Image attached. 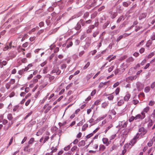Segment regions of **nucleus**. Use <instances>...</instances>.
Wrapping results in <instances>:
<instances>
[{
    "label": "nucleus",
    "mask_w": 155,
    "mask_h": 155,
    "mask_svg": "<svg viewBox=\"0 0 155 155\" xmlns=\"http://www.w3.org/2000/svg\"><path fill=\"white\" fill-rule=\"evenodd\" d=\"M12 43L10 42L9 43L8 45H7L3 48L4 51H6L9 49H11L12 48Z\"/></svg>",
    "instance_id": "nucleus-11"
},
{
    "label": "nucleus",
    "mask_w": 155,
    "mask_h": 155,
    "mask_svg": "<svg viewBox=\"0 0 155 155\" xmlns=\"http://www.w3.org/2000/svg\"><path fill=\"white\" fill-rule=\"evenodd\" d=\"M30 147V145L28 144L27 146H26L24 149V151H26V150H28V148Z\"/></svg>",
    "instance_id": "nucleus-42"
},
{
    "label": "nucleus",
    "mask_w": 155,
    "mask_h": 155,
    "mask_svg": "<svg viewBox=\"0 0 155 155\" xmlns=\"http://www.w3.org/2000/svg\"><path fill=\"white\" fill-rule=\"evenodd\" d=\"M110 21H107L104 24L103 26V27L104 28H106L108 25L110 23Z\"/></svg>",
    "instance_id": "nucleus-41"
},
{
    "label": "nucleus",
    "mask_w": 155,
    "mask_h": 155,
    "mask_svg": "<svg viewBox=\"0 0 155 155\" xmlns=\"http://www.w3.org/2000/svg\"><path fill=\"white\" fill-rule=\"evenodd\" d=\"M154 55V52H152V53H151L150 54L148 55V58H151Z\"/></svg>",
    "instance_id": "nucleus-44"
},
{
    "label": "nucleus",
    "mask_w": 155,
    "mask_h": 155,
    "mask_svg": "<svg viewBox=\"0 0 155 155\" xmlns=\"http://www.w3.org/2000/svg\"><path fill=\"white\" fill-rule=\"evenodd\" d=\"M120 91V88L119 87H117V88L115 90V92L116 95H118L119 94V93Z\"/></svg>",
    "instance_id": "nucleus-47"
},
{
    "label": "nucleus",
    "mask_w": 155,
    "mask_h": 155,
    "mask_svg": "<svg viewBox=\"0 0 155 155\" xmlns=\"http://www.w3.org/2000/svg\"><path fill=\"white\" fill-rule=\"evenodd\" d=\"M116 11L117 13H121L123 12V10L121 8V6L120 5H117L116 7Z\"/></svg>",
    "instance_id": "nucleus-9"
},
{
    "label": "nucleus",
    "mask_w": 155,
    "mask_h": 155,
    "mask_svg": "<svg viewBox=\"0 0 155 155\" xmlns=\"http://www.w3.org/2000/svg\"><path fill=\"white\" fill-rule=\"evenodd\" d=\"M116 136V134L112 135L110 138V140H112L114 139L115 137Z\"/></svg>",
    "instance_id": "nucleus-49"
},
{
    "label": "nucleus",
    "mask_w": 155,
    "mask_h": 155,
    "mask_svg": "<svg viewBox=\"0 0 155 155\" xmlns=\"http://www.w3.org/2000/svg\"><path fill=\"white\" fill-rule=\"evenodd\" d=\"M7 118L9 120H11L12 118L13 117H12V115L11 114H9L7 116Z\"/></svg>",
    "instance_id": "nucleus-35"
},
{
    "label": "nucleus",
    "mask_w": 155,
    "mask_h": 155,
    "mask_svg": "<svg viewBox=\"0 0 155 155\" xmlns=\"http://www.w3.org/2000/svg\"><path fill=\"white\" fill-rule=\"evenodd\" d=\"M51 15L52 16V18L51 20L52 21H55L58 16V14L55 12H53L51 14Z\"/></svg>",
    "instance_id": "nucleus-6"
},
{
    "label": "nucleus",
    "mask_w": 155,
    "mask_h": 155,
    "mask_svg": "<svg viewBox=\"0 0 155 155\" xmlns=\"http://www.w3.org/2000/svg\"><path fill=\"white\" fill-rule=\"evenodd\" d=\"M108 99L109 100H113L114 98V96L110 94V95L107 97Z\"/></svg>",
    "instance_id": "nucleus-58"
},
{
    "label": "nucleus",
    "mask_w": 155,
    "mask_h": 155,
    "mask_svg": "<svg viewBox=\"0 0 155 155\" xmlns=\"http://www.w3.org/2000/svg\"><path fill=\"white\" fill-rule=\"evenodd\" d=\"M88 126V125L87 124H84L82 127V130L83 131H84L85 130V129Z\"/></svg>",
    "instance_id": "nucleus-32"
},
{
    "label": "nucleus",
    "mask_w": 155,
    "mask_h": 155,
    "mask_svg": "<svg viewBox=\"0 0 155 155\" xmlns=\"http://www.w3.org/2000/svg\"><path fill=\"white\" fill-rule=\"evenodd\" d=\"M138 137L137 136L135 137H134L130 141L129 144L130 145H133L134 144L136 143V140L138 138Z\"/></svg>",
    "instance_id": "nucleus-13"
},
{
    "label": "nucleus",
    "mask_w": 155,
    "mask_h": 155,
    "mask_svg": "<svg viewBox=\"0 0 155 155\" xmlns=\"http://www.w3.org/2000/svg\"><path fill=\"white\" fill-rule=\"evenodd\" d=\"M67 67V65L66 64H63L61 65V69H65Z\"/></svg>",
    "instance_id": "nucleus-55"
},
{
    "label": "nucleus",
    "mask_w": 155,
    "mask_h": 155,
    "mask_svg": "<svg viewBox=\"0 0 155 155\" xmlns=\"http://www.w3.org/2000/svg\"><path fill=\"white\" fill-rule=\"evenodd\" d=\"M124 64L123 63L120 66V68L119 69L120 74L122 73L125 70V68L124 67Z\"/></svg>",
    "instance_id": "nucleus-12"
},
{
    "label": "nucleus",
    "mask_w": 155,
    "mask_h": 155,
    "mask_svg": "<svg viewBox=\"0 0 155 155\" xmlns=\"http://www.w3.org/2000/svg\"><path fill=\"white\" fill-rule=\"evenodd\" d=\"M33 113V112L32 111H30V112L28 113L27 115L25 117L24 119V120L26 119L28 117L30 116Z\"/></svg>",
    "instance_id": "nucleus-34"
},
{
    "label": "nucleus",
    "mask_w": 155,
    "mask_h": 155,
    "mask_svg": "<svg viewBox=\"0 0 155 155\" xmlns=\"http://www.w3.org/2000/svg\"><path fill=\"white\" fill-rule=\"evenodd\" d=\"M92 21V20L91 19H89L88 20L86 21H84V22L85 23V26H86V24H90L91 23Z\"/></svg>",
    "instance_id": "nucleus-39"
},
{
    "label": "nucleus",
    "mask_w": 155,
    "mask_h": 155,
    "mask_svg": "<svg viewBox=\"0 0 155 155\" xmlns=\"http://www.w3.org/2000/svg\"><path fill=\"white\" fill-rule=\"evenodd\" d=\"M78 16H77V15H73V16H72L70 19H69V20L68 21H71V20L76 18H78Z\"/></svg>",
    "instance_id": "nucleus-33"
},
{
    "label": "nucleus",
    "mask_w": 155,
    "mask_h": 155,
    "mask_svg": "<svg viewBox=\"0 0 155 155\" xmlns=\"http://www.w3.org/2000/svg\"><path fill=\"white\" fill-rule=\"evenodd\" d=\"M44 31V30L43 29H41L40 30L38 31V32L37 33V35H39L41 34Z\"/></svg>",
    "instance_id": "nucleus-50"
},
{
    "label": "nucleus",
    "mask_w": 155,
    "mask_h": 155,
    "mask_svg": "<svg viewBox=\"0 0 155 155\" xmlns=\"http://www.w3.org/2000/svg\"><path fill=\"white\" fill-rule=\"evenodd\" d=\"M112 127V125L111 124L109 126L106 128V130H105L104 132L106 133L107 131Z\"/></svg>",
    "instance_id": "nucleus-53"
},
{
    "label": "nucleus",
    "mask_w": 155,
    "mask_h": 155,
    "mask_svg": "<svg viewBox=\"0 0 155 155\" xmlns=\"http://www.w3.org/2000/svg\"><path fill=\"white\" fill-rule=\"evenodd\" d=\"M145 113L143 111L141 112V117H141V119H143L145 117Z\"/></svg>",
    "instance_id": "nucleus-43"
},
{
    "label": "nucleus",
    "mask_w": 155,
    "mask_h": 155,
    "mask_svg": "<svg viewBox=\"0 0 155 155\" xmlns=\"http://www.w3.org/2000/svg\"><path fill=\"white\" fill-rule=\"evenodd\" d=\"M137 78V76L136 75L135 76H130L126 78V81L128 82L129 83L130 81H131L133 80H135Z\"/></svg>",
    "instance_id": "nucleus-4"
},
{
    "label": "nucleus",
    "mask_w": 155,
    "mask_h": 155,
    "mask_svg": "<svg viewBox=\"0 0 155 155\" xmlns=\"http://www.w3.org/2000/svg\"><path fill=\"white\" fill-rule=\"evenodd\" d=\"M139 131L140 132L143 133L144 134L147 132L146 130L143 127H141L140 128L139 130Z\"/></svg>",
    "instance_id": "nucleus-18"
},
{
    "label": "nucleus",
    "mask_w": 155,
    "mask_h": 155,
    "mask_svg": "<svg viewBox=\"0 0 155 155\" xmlns=\"http://www.w3.org/2000/svg\"><path fill=\"white\" fill-rule=\"evenodd\" d=\"M97 0H92V1H91V5H89L88 6V9H90L91 8L94 7V6L97 5L98 6L100 5H97Z\"/></svg>",
    "instance_id": "nucleus-2"
},
{
    "label": "nucleus",
    "mask_w": 155,
    "mask_h": 155,
    "mask_svg": "<svg viewBox=\"0 0 155 155\" xmlns=\"http://www.w3.org/2000/svg\"><path fill=\"white\" fill-rule=\"evenodd\" d=\"M149 110V107H147L143 109V112H144L145 113H147V112Z\"/></svg>",
    "instance_id": "nucleus-38"
},
{
    "label": "nucleus",
    "mask_w": 155,
    "mask_h": 155,
    "mask_svg": "<svg viewBox=\"0 0 155 155\" xmlns=\"http://www.w3.org/2000/svg\"><path fill=\"white\" fill-rule=\"evenodd\" d=\"M90 64V63L89 62H88L87 64L84 66L83 68L84 69H85L87 68L89 66Z\"/></svg>",
    "instance_id": "nucleus-40"
},
{
    "label": "nucleus",
    "mask_w": 155,
    "mask_h": 155,
    "mask_svg": "<svg viewBox=\"0 0 155 155\" xmlns=\"http://www.w3.org/2000/svg\"><path fill=\"white\" fill-rule=\"evenodd\" d=\"M105 149V146L103 145H101L99 146V150H100L104 151Z\"/></svg>",
    "instance_id": "nucleus-28"
},
{
    "label": "nucleus",
    "mask_w": 155,
    "mask_h": 155,
    "mask_svg": "<svg viewBox=\"0 0 155 155\" xmlns=\"http://www.w3.org/2000/svg\"><path fill=\"white\" fill-rule=\"evenodd\" d=\"M130 97V95L129 94H127L124 97V100L127 101Z\"/></svg>",
    "instance_id": "nucleus-25"
},
{
    "label": "nucleus",
    "mask_w": 155,
    "mask_h": 155,
    "mask_svg": "<svg viewBox=\"0 0 155 155\" xmlns=\"http://www.w3.org/2000/svg\"><path fill=\"white\" fill-rule=\"evenodd\" d=\"M101 101L100 100H97L94 102V104L95 105H98L100 104Z\"/></svg>",
    "instance_id": "nucleus-51"
},
{
    "label": "nucleus",
    "mask_w": 155,
    "mask_h": 155,
    "mask_svg": "<svg viewBox=\"0 0 155 155\" xmlns=\"http://www.w3.org/2000/svg\"><path fill=\"white\" fill-rule=\"evenodd\" d=\"M123 122H120V123H119V125L120 126H121V128H124L126 127L127 126V123L125 122L123 124H122Z\"/></svg>",
    "instance_id": "nucleus-16"
},
{
    "label": "nucleus",
    "mask_w": 155,
    "mask_h": 155,
    "mask_svg": "<svg viewBox=\"0 0 155 155\" xmlns=\"http://www.w3.org/2000/svg\"><path fill=\"white\" fill-rule=\"evenodd\" d=\"M135 117V120H136L138 119H141V117H142L141 115H140V114H137Z\"/></svg>",
    "instance_id": "nucleus-36"
},
{
    "label": "nucleus",
    "mask_w": 155,
    "mask_h": 155,
    "mask_svg": "<svg viewBox=\"0 0 155 155\" xmlns=\"http://www.w3.org/2000/svg\"><path fill=\"white\" fill-rule=\"evenodd\" d=\"M43 133V131L42 129H40L38 130V132H37L36 135L37 136H39L41 135Z\"/></svg>",
    "instance_id": "nucleus-20"
},
{
    "label": "nucleus",
    "mask_w": 155,
    "mask_h": 155,
    "mask_svg": "<svg viewBox=\"0 0 155 155\" xmlns=\"http://www.w3.org/2000/svg\"><path fill=\"white\" fill-rule=\"evenodd\" d=\"M53 22L54 21H52L51 19H46V22L48 25H49L51 23Z\"/></svg>",
    "instance_id": "nucleus-30"
},
{
    "label": "nucleus",
    "mask_w": 155,
    "mask_h": 155,
    "mask_svg": "<svg viewBox=\"0 0 155 155\" xmlns=\"http://www.w3.org/2000/svg\"><path fill=\"white\" fill-rule=\"evenodd\" d=\"M58 28H58L50 31L48 32L49 35H50L55 33L57 31Z\"/></svg>",
    "instance_id": "nucleus-15"
},
{
    "label": "nucleus",
    "mask_w": 155,
    "mask_h": 155,
    "mask_svg": "<svg viewBox=\"0 0 155 155\" xmlns=\"http://www.w3.org/2000/svg\"><path fill=\"white\" fill-rule=\"evenodd\" d=\"M84 26H85V23L84 22V21L83 19H81L79 21L76 26L75 27V29L77 30H78L80 29L81 28V25Z\"/></svg>",
    "instance_id": "nucleus-1"
},
{
    "label": "nucleus",
    "mask_w": 155,
    "mask_h": 155,
    "mask_svg": "<svg viewBox=\"0 0 155 155\" xmlns=\"http://www.w3.org/2000/svg\"><path fill=\"white\" fill-rule=\"evenodd\" d=\"M136 85L137 89L139 91H141L143 89L144 87L143 84L139 82H137Z\"/></svg>",
    "instance_id": "nucleus-3"
},
{
    "label": "nucleus",
    "mask_w": 155,
    "mask_h": 155,
    "mask_svg": "<svg viewBox=\"0 0 155 155\" xmlns=\"http://www.w3.org/2000/svg\"><path fill=\"white\" fill-rule=\"evenodd\" d=\"M61 72V71L59 69L58 67L54 68L51 71V74H53L56 73L58 75Z\"/></svg>",
    "instance_id": "nucleus-5"
},
{
    "label": "nucleus",
    "mask_w": 155,
    "mask_h": 155,
    "mask_svg": "<svg viewBox=\"0 0 155 155\" xmlns=\"http://www.w3.org/2000/svg\"><path fill=\"white\" fill-rule=\"evenodd\" d=\"M73 45V43L72 42L70 41L69 42V44H68L66 46V48H68L70 47L71 46Z\"/></svg>",
    "instance_id": "nucleus-52"
},
{
    "label": "nucleus",
    "mask_w": 155,
    "mask_h": 155,
    "mask_svg": "<svg viewBox=\"0 0 155 155\" xmlns=\"http://www.w3.org/2000/svg\"><path fill=\"white\" fill-rule=\"evenodd\" d=\"M123 37V35H120L119 36L117 39V41L119 42L121 39H122Z\"/></svg>",
    "instance_id": "nucleus-45"
},
{
    "label": "nucleus",
    "mask_w": 155,
    "mask_h": 155,
    "mask_svg": "<svg viewBox=\"0 0 155 155\" xmlns=\"http://www.w3.org/2000/svg\"><path fill=\"white\" fill-rule=\"evenodd\" d=\"M155 141V136L153 137L152 139L150 140L149 142L148 143L147 145L149 147H151L153 142Z\"/></svg>",
    "instance_id": "nucleus-8"
},
{
    "label": "nucleus",
    "mask_w": 155,
    "mask_h": 155,
    "mask_svg": "<svg viewBox=\"0 0 155 155\" xmlns=\"http://www.w3.org/2000/svg\"><path fill=\"white\" fill-rule=\"evenodd\" d=\"M91 40H89V41L87 42L86 43L85 45L87 46V47H88L91 44Z\"/></svg>",
    "instance_id": "nucleus-60"
},
{
    "label": "nucleus",
    "mask_w": 155,
    "mask_h": 155,
    "mask_svg": "<svg viewBox=\"0 0 155 155\" xmlns=\"http://www.w3.org/2000/svg\"><path fill=\"white\" fill-rule=\"evenodd\" d=\"M85 121V120L84 119L82 120L81 121H80L78 124H77V126H82L83 123Z\"/></svg>",
    "instance_id": "nucleus-27"
},
{
    "label": "nucleus",
    "mask_w": 155,
    "mask_h": 155,
    "mask_svg": "<svg viewBox=\"0 0 155 155\" xmlns=\"http://www.w3.org/2000/svg\"><path fill=\"white\" fill-rule=\"evenodd\" d=\"M130 3L131 2H123V5L125 7H127Z\"/></svg>",
    "instance_id": "nucleus-21"
},
{
    "label": "nucleus",
    "mask_w": 155,
    "mask_h": 155,
    "mask_svg": "<svg viewBox=\"0 0 155 155\" xmlns=\"http://www.w3.org/2000/svg\"><path fill=\"white\" fill-rule=\"evenodd\" d=\"M147 13H143L140 15L139 17V20H141L145 18L147 15Z\"/></svg>",
    "instance_id": "nucleus-10"
},
{
    "label": "nucleus",
    "mask_w": 155,
    "mask_h": 155,
    "mask_svg": "<svg viewBox=\"0 0 155 155\" xmlns=\"http://www.w3.org/2000/svg\"><path fill=\"white\" fill-rule=\"evenodd\" d=\"M77 148V146H74L71 149V150L72 152H73L75 150H76Z\"/></svg>",
    "instance_id": "nucleus-54"
},
{
    "label": "nucleus",
    "mask_w": 155,
    "mask_h": 155,
    "mask_svg": "<svg viewBox=\"0 0 155 155\" xmlns=\"http://www.w3.org/2000/svg\"><path fill=\"white\" fill-rule=\"evenodd\" d=\"M110 14V17L112 19L115 18L117 15V13L116 12H113L112 11H110L109 12Z\"/></svg>",
    "instance_id": "nucleus-7"
},
{
    "label": "nucleus",
    "mask_w": 155,
    "mask_h": 155,
    "mask_svg": "<svg viewBox=\"0 0 155 155\" xmlns=\"http://www.w3.org/2000/svg\"><path fill=\"white\" fill-rule=\"evenodd\" d=\"M124 104V102L123 101L120 100L117 103V104L119 106H121L123 104Z\"/></svg>",
    "instance_id": "nucleus-48"
},
{
    "label": "nucleus",
    "mask_w": 155,
    "mask_h": 155,
    "mask_svg": "<svg viewBox=\"0 0 155 155\" xmlns=\"http://www.w3.org/2000/svg\"><path fill=\"white\" fill-rule=\"evenodd\" d=\"M35 139L34 138H31L28 142V144H32L33 142L34 141Z\"/></svg>",
    "instance_id": "nucleus-29"
},
{
    "label": "nucleus",
    "mask_w": 155,
    "mask_h": 155,
    "mask_svg": "<svg viewBox=\"0 0 155 155\" xmlns=\"http://www.w3.org/2000/svg\"><path fill=\"white\" fill-rule=\"evenodd\" d=\"M106 116V115H103L102 117H99L97 119V120H98V121H100L105 118Z\"/></svg>",
    "instance_id": "nucleus-37"
},
{
    "label": "nucleus",
    "mask_w": 155,
    "mask_h": 155,
    "mask_svg": "<svg viewBox=\"0 0 155 155\" xmlns=\"http://www.w3.org/2000/svg\"><path fill=\"white\" fill-rule=\"evenodd\" d=\"M134 61V59L132 57H130L127 59V63L132 62Z\"/></svg>",
    "instance_id": "nucleus-26"
},
{
    "label": "nucleus",
    "mask_w": 155,
    "mask_h": 155,
    "mask_svg": "<svg viewBox=\"0 0 155 155\" xmlns=\"http://www.w3.org/2000/svg\"><path fill=\"white\" fill-rule=\"evenodd\" d=\"M25 72V70H24V69H22L21 70H19L18 71V73L20 75H21L23 73Z\"/></svg>",
    "instance_id": "nucleus-46"
},
{
    "label": "nucleus",
    "mask_w": 155,
    "mask_h": 155,
    "mask_svg": "<svg viewBox=\"0 0 155 155\" xmlns=\"http://www.w3.org/2000/svg\"><path fill=\"white\" fill-rule=\"evenodd\" d=\"M108 140L107 138H103L102 139L103 143L106 144V145L107 146L109 144V143L108 142Z\"/></svg>",
    "instance_id": "nucleus-14"
},
{
    "label": "nucleus",
    "mask_w": 155,
    "mask_h": 155,
    "mask_svg": "<svg viewBox=\"0 0 155 155\" xmlns=\"http://www.w3.org/2000/svg\"><path fill=\"white\" fill-rule=\"evenodd\" d=\"M150 90V87L149 86L146 87L144 89V92L147 93L149 92Z\"/></svg>",
    "instance_id": "nucleus-31"
},
{
    "label": "nucleus",
    "mask_w": 155,
    "mask_h": 155,
    "mask_svg": "<svg viewBox=\"0 0 155 155\" xmlns=\"http://www.w3.org/2000/svg\"><path fill=\"white\" fill-rule=\"evenodd\" d=\"M124 16L122 15L120 16L117 20V23H119L122 20H124Z\"/></svg>",
    "instance_id": "nucleus-23"
},
{
    "label": "nucleus",
    "mask_w": 155,
    "mask_h": 155,
    "mask_svg": "<svg viewBox=\"0 0 155 155\" xmlns=\"http://www.w3.org/2000/svg\"><path fill=\"white\" fill-rule=\"evenodd\" d=\"M97 14V11L94 12L92 15H91V18L92 19L94 18L95 17Z\"/></svg>",
    "instance_id": "nucleus-24"
},
{
    "label": "nucleus",
    "mask_w": 155,
    "mask_h": 155,
    "mask_svg": "<svg viewBox=\"0 0 155 155\" xmlns=\"http://www.w3.org/2000/svg\"><path fill=\"white\" fill-rule=\"evenodd\" d=\"M99 33V31H97L94 32L93 34V36L94 37H95Z\"/></svg>",
    "instance_id": "nucleus-63"
},
{
    "label": "nucleus",
    "mask_w": 155,
    "mask_h": 155,
    "mask_svg": "<svg viewBox=\"0 0 155 155\" xmlns=\"http://www.w3.org/2000/svg\"><path fill=\"white\" fill-rule=\"evenodd\" d=\"M7 61H3L0 62V67L2 68L3 67V66L7 64Z\"/></svg>",
    "instance_id": "nucleus-17"
},
{
    "label": "nucleus",
    "mask_w": 155,
    "mask_h": 155,
    "mask_svg": "<svg viewBox=\"0 0 155 155\" xmlns=\"http://www.w3.org/2000/svg\"><path fill=\"white\" fill-rule=\"evenodd\" d=\"M150 87L153 89L155 87V82H153L151 85Z\"/></svg>",
    "instance_id": "nucleus-64"
},
{
    "label": "nucleus",
    "mask_w": 155,
    "mask_h": 155,
    "mask_svg": "<svg viewBox=\"0 0 155 155\" xmlns=\"http://www.w3.org/2000/svg\"><path fill=\"white\" fill-rule=\"evenodd\" d=\"M105 8V6H102L100 8L98 9V11L99 12H101L102 11V10L104 9Z\"/></svg>",
    "instance_id": "nucleus-62"
},
{
    "label": "nucleus",
    "mask_w": 155,
    "mask_h": 155,
    "mask_svg": "<svg viewBox=\"0 0 155 155\" xmlns=\"http://www.w3.org/2000/svg\"><path fill=\"white\" fill-rule=\"evenodd\" d=\"M89 13L88 12H86L84 14L83 18L84 19H86L89 17Z\"/></svg>",
    "instance_id": "nucleus-22"
},
{
    "label": "nucleus",
    "mask_w": 155,
    "mask_h": 155,
    "mask_svg": "<svg viewBox=\"0 0 155 155\" xmlns=\"http://www.w3.org/2000/svg\"><path fill=\"white\" fill-rule=\"evenodd\" d=\"M151 44V41H148L146 45L147 47H149Z\"/></svg>",
    "instance_id": "nucleus-61"
},
{
    "label": "nucleus",
    "mask_w": 155,
    "mask_h": 155,
    "mask_svg": "<svg viewBox=\"0 0 155 155\" xmlns=\"http://www.w3.org/2000/svg\"><path fill=\"white\" fill-rule=\"evenodd\" d=\"M114 68V66H111L108 69V71L109 72H110Z\"/></svg>",
    "instance_id": "nucleus-56"
},
{
    "label": "nucleus",
    "mask_w": 155,
    "mask_h": 155,
    "mask_svg": "<svg viewBox=\"0 0 155 155\" xmlns=\"http://www.w3.org/2000/svg\"><path fill=\"white\" fill-rule=\"evenodd\" d=\"M85 144V141L84 140H82L78 143V146L80 147L81 146H84Z\"/></svg>",
    "instance_id": "nucleus-19"
},
{
    "label": "nucleus",
    "mask_w": 155,
    "mask_h": 155,
    "mask_svg": "<svg viewBox=\"0 0 155 155\" xmlns=\"http://www.w3.org/2000/svg\"><path fill=\"white\" fill-rule=\"evenodd\" d=\"M73 84L72 83H71L69 84L68 85H67V86L66 87V89L67 90H68L71 87Z\"/></svg>",
    "instance_id": "nucleus-59"
},
{
    "label": "nucleus",
    "mask_w": 155,
    "mask_h": 155,
    "mask_svg": "<svg viewBox=\"0 0 155 155\" xmlns=\"http://www.w3.org/2000/svg\"><path fill=\"white\" fill-rule=\"evenodd\" d=\"M51 107L48 106V107L46 110L45 111L44 113L45 114H46L49 110H50Z\"/></svg>",
    "instance_id": "nucleus-57"
}]
</instances>
